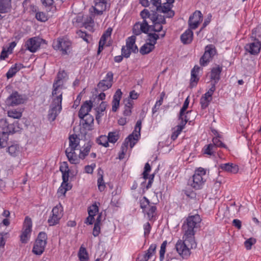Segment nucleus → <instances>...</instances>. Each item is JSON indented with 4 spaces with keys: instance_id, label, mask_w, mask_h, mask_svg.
<instances>
[{
    "instance_id": "13d9d810",
    "label": "nucleus",
    "mask_w": 261,
    "mask_h": 261,
    "mask_svg": "<svg viewBox=\"0 0 261 261\" xmlns=\"http://www.w3.org/2000/svg\"><path fill=\"white\" fill-rule=\"evenodd\" d=\"M77 34L87 43H89L91 40V37L89 34H87L86 32L80 31L77 32Z\"/></svg>"
},
{
    "instance_id": "a211bd4d",
    "label": "nucleus",
    "mask_w": 261,
    "mask_h": 261,
    "mask_svg": "<svg viewBox=\"0 0 261 261\" xmlns=\"http://www.w3.org/2000/svg\"><path fill=\"white\" fill-rule=\"evenodd\" d=\"M23 101L22 96L17 92H14L7 98L6 102L9 106H14L22 103Z\"/></svg>"
},
{
    "instance_id": "9d476101",
    "label": "nucleus",
    "mask_w": 261,
    "mask_h": 261,
    "mask_svg": "<svg viewBox=\"0 0 261 261\" xmlns=\"http://www.w3.org/2000/svg\"><path fill=\"white\" fill-rule=\"evenodd\" d=\"M94 6L90 9L96 15H101L103 12L109 10L110 8V0H94Z\"/></svg>"
},
{
    "instance_id": "c03bdc74",
    "label": "nucleus",
    "mask_w": 261,
    "mask_h": 261,
    "mask_svg": "<svg viewBox=\"0 0 261 261\" xmlns=\"http://www.w3.org/2000/svg\"><path fill=\"white\" fill-rule=\"evenodd\" d=\"M119 138V133L117 132H110L107 137L108 142L111 143H115Z\"/></svg>"
},
{
    "instance_id": "c85d7f7f",
    "label": "nucleus",
    "mask_w": 261,
    "mask_h": 261,
    "mask_svg": "<svg viewBox=\"0 0 261 261\" xmlns=\"http://www.w3.org/2000/svg\"><path fill=\"white\" fill-rule=\"evenodd\" d=\"M11 0H0V13H8L11 10Z\"/></svg>"
},
{
    "instance_id": "ea45409f",
    "label": "nucleus",
    "mask_w": 261,
    "mask_h": 261,
    "mask_svg": "<svg viewBox=\"0 0 261 261\" xmlns=\"http://www.w3.org/2000/svg\"><path fill=\"white\" fill-rule=\"evenodd\" d=\"M221 138V137L220 135H218V136H216L215 137H214L212 140V144L215 145V147L216 148L218 147L226 148V146L220 140Z\"/></svg>"
},
{
    "instance_id": "423d86ee",
    "label": "nucleus",
    "mask_w": 261,
    "mask_h": 261,
    "mask_svg": "<svg viewBox=\"0 0 261 261\" xmlns=\"http://www.w3.org/2000/svg\"><path fill=\"white\" fill-rule=\"evenodd\" d=\"M206 170L199 167L195 170L192 180H189L190 186L196 190L201 189L206 180Z\"/></svg>"
},
{
    "instance_id": "0eeeda50",
    "label": "nucleus",
    "mask_w": 261,
    "mask_h": 261,
    "mask_svg": "<svg viewBox=\"0 0 261 261\" xmlns=\"http://www.w3.org/2000/svg\"><path fill=\"white\" fill-rule=\"evenodd\" d=\"M52 45L54 49L60 51L62 55H66L70 52L71 42L66 38L59 37L53 41Z\"/></svg>"
},
{
    "instance_id": "1a4fd4ad",
    "label": "nucleus",
    "mask_w": 261,
    "mask_h": 261,
    "mask_svg": "<svg viewBox=\"0 0 261 261\" xmlns=\"http://www.w3.org/2000/svg\"><path fill=\"white\" fill-rule=\"evenodd\" d=\"M216 54V49L213 44H209L205 46V51L203 56L199 60L200 64L202 66H205L212 60L213 57Z\"/></svg>"
},
{
    "instance_id": "09e8293b",
    "label": "nucleus",
    "mask_w": 261,
    "mask_h": 261,
    "mask_svg": "<svg viewBox=\"0 0 261 261\" xmlns=\"http://www.w3.org/2000/svg\"><path fill=\"white\" fill-rule=\"evenodd\" d=\"M8 115L11 118L19 119L22 116V113L16 110H12L8 112Z\"/></svg>"
},
{
    "instance_id": "6e6d98bb",
    "label": "nucleus",
    "mask_w": 261,
    "mask_h": 261,
    "mask_svg": "<svg viewBox=\"0 0 261 261\" xmlns=\"http://www.w3.org/2000/svg\"><path fill=\"white\" fill-rule=\"evenodd\" d=\"M157 245L155 244H152L150 245L148 249L147 250L146 252L145 253L147 255H149L148 256L150 257V258L155 254V250L156 249Z\"/></svg>"
},
{
    "instance_id": "de8ad7c7",
    "label": "nucleus",
    "mask_w": 261,
    "mask_h": 261,
    "mask_svg": "<svg viewBox=\"0 0 261 261\" xmlns=\"http://www.w3.org/2000/svg\"><path fill=\"white\" fill-rule=\"evenodd\" d=\"M98 210L99 208L97 204L96 203H94L88 207V215L94 217L98 212Z\"/></svg>"
},
{
    "instance_id": "b1692460",
    "label": "nucleus",
    "mask_w": 261,
    "mask_h": 261,
    "mask_svg": "<svg viewBox=\"0 0 261 261\" xmlns=\"http://www.w3.org/2000/svg\"><path fill=\"white\" fill-rule=\"evenodd\" d=\"M219 168L222 170L231 173H237L239 171L238 166L232 163L222 164L219 166Z\"/></svg>"
},
{
    "instance_id": "cd10ccee",
    "label": "nucleus",
    "mask_w": 261,
    "mask_h": 261,
    "mask_svg": "<svg viewBox=\"0 0 261 261\" xmlns=\"http://www.w3.org/2000/svg\"><path fill=\"white\" fill-rule=\"evenodd\" d=\"M83 121V125L84 128L88 130H91L93 129L94 118L93 117L90 115L85 116V118L82 119Z\"/></svg>"
},
{
    "instance_id": "3c124183",
    "label": "nucleus",
    "mask_w": 261,
    "mask_h": 261,
    "mask_svg": "<svg viewBox=\"0 0 261 261\" xmlns=\"http://www.w3.org/2000/svg\"><path fill=\"white\" fill-rule=\"evenodd\" d=\"M36 18L40 21L45 22L48 19V17L45 13L43 12H38L36 13Z\"/></svg>"
},
{
    "instance_id": "338daca9",
    "label": "nucleus",
    "mask_w": 261,
    "mask_h": 261,
    "mask_svg": "<svg viewBox=\"0 0 261 261\" xmlns=\"http://www.w3.org/2000/svg\"><path fill=\"white\" fill-rule=\"evenodd\" d=\"M131 49L125 46H123L121 49V53L122 56L125 58H128L131 54Z\"/></svg>"
},
{
    "instance_id": "f704fd0d",
    "label": "nucleus",
    "mask_w": 261,
    "mask_h": 261,
    "mask_svg": "<svg viewBox=\"0 0 261 261\" xmlns=\"http://www.w3.org/2000/svg\"><path fill=\"white\" fill-rule=\"evenodd\" d=\"M78 257L80 261H88L89 259L88 254L86 249L82 246L80 248Z\"/></svg>"
},
{
    "instance_id": "49530a36",
    "label": "nucleus",
    "mask_w": 261,
    "mask_h": 261,
    "mask_svg": "<svg viewBox=\"0 0 261 261\" xmlns=\"http://www.w3.org/2000/svg\"><path fill=\"white\" fill-rule=\"evenodd\" d=\"M172 5L168 3H165L162 5L161 4V7L157 9L156 11L160 12L163 13H166L168 11L171 9Z\"/></svg>"
},
{
    "instance_id": "603ef678",
    "label": "nucleus",
    "mask_w": 261,
    "mask_h": 261,
    "mask_svg": "<svg viewBox=\"0 0 261 261\" xmlns=\"http://www.w3.org/2000/svg\"><path fill=\"white\" fill-rule=\"evenodd\" d=\"M61 218V216H56L52 214V216H50L48 219V223L50 226L55 225L58 223Z\"/></svg>"
},
{
    "instance_id": "864d4df0",
    "label": "nucleus",
    "mask_w": 261,
    "mask_h": 261,
    "mask_svg": "<svg viewBox=\"0 0 261 261\" xmlns=\"http://www.w3.org/2000/svg\"><path fill=\"white\" fill-rule=\"evenodd\" d=\"M148 34V40L149 42L151 44H153V45L156 44V40L159 38V35L155 33H147Z\"/></svg>"
},
{
    "instance_id": "f257e3e1",
    "label": "nucleus",
    "mask_w": 261,
    "mask_h": 261,
    "mask_svg": "<svg viewBox=\"0 0 261 261\" xmlns=\"http://www.w3.org/2000/svg\"><path fill=\"white\" fill-rule=\"evenodd\" d=\"M142 22H137L133 28V33L135 35H140L142 33L147 34L149 32L150 24L153 22V11L151 13L148 9H144L140 13Z\"/></svg>"
},
{
    "instance_id": "8fccbe9b",
    "label": "nucleus",
    "mask_w": 261,
    "mask_h": 261,
    "mask_svg": "<svg viewBox=\"0 0 261 261\" xmlns=\"http://www.w3.org/2000/svg\"><path fill=\"white\" fill-rule=\"evenodd\" d=\"M167 245V241L166 240L164 241L161 246V248L160 250V261H163L164 259V255L166 252V248Z\"/></svg>"
},
{
    "instance_id": "72a5a7b5",
    "label": "nucleus",
    "mask_w": 261,
    "mask_h": 261,
    "mask_svg": "<svg viewBox=\"0 0 261 261\" xmlns=\"http://www.w3.org/2000/svg\"><path fill=\"white\" fill-rule=\"evenodd\" d=\"M154 47L155 46L153 45V44L147 42L141 47L140 52L142 55L147 54L153 50Z\"/></svg>"
},
{
    "instance_id": "774afa93",
    "label": "nucleus",
    "mask_w": 261,
    "mask_h": 261,
    "mask_svg": "<svg viewBox=\"0 0 261 261\" xmlns=\"http://www.w3.org/2000/svg\"><path fill=\"white\" fill-rule=\"evenodd\" d=\"M147 205H148V207L150 205V202L146 197H144L140 201V206L143 209L146 208Z\"/></svg>"
},
{
    "instance_id": "79ce46f5",
    "label": "nucleus",
    "mask_w": 261,
    "mask_h": 261,
    "mask_svg": "<svg viewBox=\"0 0 261 261\" xmlns=\"http://www.w3.org/2000/svg\"><path fill=\"white\" fill-rule=\"evenodd\" d=\"M8 140V134L4 133L0 129V148L7 146Z\"/></svg>"
},
{
    "instance_id": "2eb2a0df",
    "label": "nucleus",
    "mask_w": 261,
    "mask_h": 261,
    "mask_svg": "<svg viewBox=\"0 0 261 261\" xmlns=\"http://www.w3.org/2000/svg\"><path fill=\"white\" fill-rule=\"evenodd\" d=\"M261 48V42L258 39L254 38L253 42L248 43L245 46L246 51L251 55H256L259 54Z\"/></svg>"
},
{
    "instance_id": "7ed1b4c3",
    "label": "nucleus",
    "mask_w": 261,
    "mask_h": 261,
    "mask_svg": "<svg viewBox=\"0 0 261 261\" xmlns=\"http://www.w3.org/2000/svg\"><path fill=\"white\" fill-rule=\"evenodd\" d=\"M142 121L138 120L136 124L135 129L132 134H130L122 143L121 150L119 153L118 158L121 160L124 158L125 155L127 151L128 146L132 148L137 143L140 136Z\"/></svg>"
},
{
    "instance_id": "f3484780",
    "label": "nucleus",
    "mask_w": 261,
    "mask_h": 261,
    "mask_svg": "<svg viewBox=\"0 0 261 261\" xmlns=\"http://www.w3.org/2000/svg\"><path fill=\"white\" fill-rule=\"evenodd\" d=\"M202 15L200 11H196L190 16L188 23L191 29H196L202 21Z\"/></svg>"
},
{
    "instance_id": "6e6552de",
    "label": "nucleus",
    "mask_w": 261,
    "mask_h": 261,
    "mask_svg": "<svg viewBox=\"0 0 261 261\" xmlns=\"http://www.w3.org/2000/svg\"><path fill=\"white\" fill-rule=\"evenodd\" d=\"M47 234L44 232H40L38 237L33 248V252L36 255H41L44 251L45 247L47 243Z\"/></svg>"
},
{
    "instance_id": "20e7f679",
    "label": "nucleus",
    "mask_w": 261,
    "mask_h": 261,
    "mask_svg": "<svg viewBox=\"0 0 261 261\" xmlns=\"http://www.w3.org/2000/svg\"><path fill=\"white\" fill-rule=\"evenodd\" d=\"M183 240H179L175 245V249L178 254L185 259L188 258L191 254V249L196 247L195 240H191L183 236Z\"/></svg>"
},
{
    "instance_id": "a878e982",
    "label": "nucleus",
    "mask_w": 261,
    "mask_h": 261,
    "mask_svg": "<svg viewBox=\"0 0 261 261\" xmlns=\"http://www.w3.org/2000/svg\"><path fill=\"white\" fill-rule=\"evenodd\" d=\"M136 36L135 34L128 37L126 40V47L130 49L131 51L134 53H136L138 51L137 46L135 44Z\"/></svg>"
},
{
    "instance_id": "dca6fc26",
    "label": "nucleus",
    "mask_w": 261,
    "mask_h": 261,
    "mask_svg": "<svg viewBox=\"0 0 261 261\" xmlns=\"http://www.w3.org/2000/svg\"><path fill=\"white\" fill-rule=\"evenodd\" d=\"M40 39L37 37H33L28 39L25 43V48L31 53H35L40 46Z\"/></svg>"
},
{
    "instance_id": "4be33fe9",
    "label": "nucleus",
    "mask_w": 261,
    "mask_h": 261,
    "mask_svg": "<svg viewBox=\"0 0 261 261\" xmlns=\"http://www.w3.org/2000/svg\"><path fill=\"white\" fill-rule=\"evenodd\" d=\"M200 70V67L198 65H195L191 70V76L190 79V86L192 88L196 86L197 82L199 81V77L198 73Z\"/></svg>"
},
{
    "instance_id": "aec40b11",
    "label": "nucleus",
    "mask_w": 261,
    "mask_h": 261,
    "mask_svg": "<svg viewBox=\"0 0 261 261\" xmlns=\"http://www.w3.org/2000/svg\"><path fill=\"white\" fill-rule=\"evenodd\" d=\"M90 15L84 19L83 25L87 30L90 31H93V27L94 25V17L96 15L91 9H89Z\"/></svg>"
},
{
    "instance_id": "2f4dec72",
    "label": "nucleus",
    "mask_w": 261,
    "mask_h": 261,
    "mask_svg": "<svg viewBox=\"0 0 261 261\" xmlns=\"http://www.w3.org/2000/svg\"><path fill=\"white\" fill-rule=\"evenodd\" d=\"M91 148V145L89 142L85 144L83 147V149L80 150L79 158L84 160L89 153Z\"/></svg>"
},
{
    "instance_id": "c9c22d12",
    "label": "nucleus",
    "mask_w": 261,
    "mask_h": 261,
    "mask_svg": "<svg viewBox=\"0 0 261 261\" xmlns=\"http://www.w3.org/2000/svg\"><path fill=\"white\" fill-rule=\"evenodd\" d=\"M212 100V97H208L204 94L202 95L200 100V103L202 109H206L209 105L210 102Z\"/></svg>"
},
{
    "instance_id": "9b49d317",
    "label": "nucleus",
    "mask_w": 261,
    "mask_h": 261,
    "mask_svg": "<svg viewBox=\"0 0 261 261\" xmlns=\"http://www.w3.org/2000/svg\"><path fill=\"white\" fill-rule=\"evenodd\" d=\"M113 82V73L109 71L106 74L105 79L100 81L97 84V87L102 91H105L110 88Z\"/></svg>"
},
{
    "instance_id": "473e14b6",
    "label": "nucleus",
    "mask_w": 261,
    "mask_h": 261,
    "mask_svg": "<svg viewBox=\"0 0 261 261\" xmlns=\"http://www.w3.org/2000/svg\"><path fill=\"white\" fill-rule=\"evenodd\" d=\"M134 101L130 99L126 100L124 106V110L123 114L124 116H128L132 114V109L133 107Z\"/></svg>"
},
{
    "instance_id": "052dcab7",
    "label": "nucleus",
    "mask_w": 261,
    "mask_h": 261,
    "mask_svg": "<svg viewBox=\"0 0 261 261\" xmlns=\"http://www.w3.org/2000/svg\"><path fill=\"white\" fill-rule=\"evenodd\" d=\"M98 188L100 191L102 192L105 190L106 186L103 181V176L101 175L97 180Z\"/></svg>"
},
{
    "instance_id": "f8f14e48",
    "label": "nucleus",
    "mask_w": 261,
    "mask_h": 261,
    "mask_svg": "<svg viewBox=\"0 0 261 261\" xmlns=\"http://www.w3.org/2000/svg\"><path fill=\"white\" fill-rule=\"evenodd\" d=\"M13 127V123L12 124H9L6 119L0 120V129L4 133H5V134H8V136L9 134L18 132L21 129V126H17L15 129Z\"/></svg>"
},
{
    "instance_id": "a18cd8bd",
    "label": "nucleus",
    "mask_w": 261,
    "mask_h": 261,
    "mask_svg": "<svg viewBox=\"0 0 261 261\" xmlns=\"http://www.w3.org/2000/svg\"><path fill=\"white\" fill-rule=\"evenodd\" d=\"M163 24L161 23H158L156 22H152L149 28V31H153L155 32H159L163 29Z\"/></svg>"
},
{
    "instance_id": "0e129e2a",
    "label": "nucleus",
    "mask_w": 261,
    "mask_h": 261,
    "mask_svg": "<svg viewBox=\"0 0 261 261\" xmlns=\"http://www.w3.org/2000/svg\"><path fill=\"white\" fill-rule=\"evenodd\" d=\"M151 170V167L148 163H147L145 165L144 170L142 173L143 178L146 180L148 178V173Z\"/></svg>"
},
{
    "instance_id": "680f3d73",
    "label": "nucleus",
    "mask_w": 261,
    "mask_h": 261,
    "mask_svg": "<svg viewBox=\"0 0 261 261\" xmlns=\"http://www.w3.org/2000/svg\"><path fill=\"white\" fill-rule=\"evenodd\" d=\"M97 141L98 144H101L105 147H108L109 146L108 138L106 136H100L97 140Z\"/></svg>"
},
{
    "instance_id": "c756f323",
    "label": "nucleus",
    "mask_w": 261,
    "mask_h": 261,
    "mask_svg": "<svg viewBox=\"0 0 261 261\" xmlns=\"http://www.w3.org/2000/svg\"><path fill=\"white\" fill-rule=\"evenodd\" d=\"M69 146L66 149L75 150L80 143L79 139L77 138V135H70L69 137Z\"/></svg>"
},
{
    "instance_id": "ddd939ff",
    "label": "nucleus",
    "mask_w": 261,
    "mask_h": 261,
    "mask_svg": "<svg viewBox=\"0 0 261 261\" xmlns=\"http://www.w3.org/2000/svg\"><path fill=\"white\" fill-rule=\"evenodd\" d=\"M66 73L64 71H59L57 76V79L55 81L53 84V90L52 91L53 96L56 95H59L58 91H61L62 86L63 82L62 80L65 77Z\"/></svg>"
},
{
    "instance_id": "6ab92c4d",
    "label": "nucleus",
    "mask_w": 261,
    "mask_h": 261,
    "mask_svg": "<svg viewBox=\"0 0 261 261\" xmlns=\"http://www.w3.org/2000/svg\"><path fill=\"white\" fill-rule=\"evenodd\" d=\"M93 107V102L91 100L86 101L81 107L79 112V117L80 119L85 118V116L89 114V112L91 111Z\"/></svg>"
},
{
    "instance_id": "5701e85b",
    "label": "nucleus",
    "mask_w": 261,
    "mask_h": 261,
    "mask_svg": "<svg viewBox=\"0 0 261 261\" xmlns=\"http://www.w3.org/2000/svg\"><path fill=\"white\" fill-rule=\"evenodd\" d=\"M65 154L69 162L72 164H77L80 162L79 156H77L75 152V150L70 149H66Z\"/></svg>"
},
{
    "instance_id": "e433bc0d",
    "label": "nucleus",
    "mask_w": 261,
    "mask_h": 261,
    "mask_svg": "<svg viewBox=\"0 0 261 261\" xmlns=\"http://www.w3.org/2000/svg\"><path fill=\"white\" fill-rule=\"evenodd\" d=\"M71 187L68 184L62 183L58 190V194L59 196H64L66 192L71 189Z\"/></svg>"
},
{
    "instance_id": "4c0bfd02",
    "label": "nucleus",
    "mask_w": 261,
    "mask_h": 261,
    "mask_svg": "<svg viewBox=\"0 0 261 261\" xmlns=\"http://www.w3.org/2000/svg\"><path fill=\"white\" fill-rule=\"evenodd\" d=\"M44 6H51L55 5H61L65 0H40Z\"/></svg>"
},
{
    "instance_id": "e2e57ef3",
    "label": "nucleus",
    "mask_w": 261,
    "mask_h": 261,
    "mask_svg": "<svg viewBox=\"0 0 261 261\" xmlns=\"http://www.w3.org/2000/svg\"><path fill=\"white\" fill-rule=\"evenodd\" d=\"M143 229H144V236L145 238L148 237L149 236L151 229V226L149 222H147L143 225Z\"/></svg>"
},
{
    "instance_id": "393cba45",
    "label": "nucleus",
    "mask_w": 261,
    "mask_h": 261,
    "mask_svg": "<svg viewBox=\"0 0 261 261\" xmlns=\"http://www.w3.org/2000/svg\"><path fill=\"white\" fill-rule=\"evenodd\" d=\"M122 93L120 89H118L116 90L115 94L113 96V99L112 101V111H117L119 106L120 100L121 98Z\"/></svg>"
},
{
    "instance_id": "4d7b16f0",
    "label": "nucleus",
    "mask_w": 261,
    "mask_h": 261,
    "mask_svg": "<svg viewBox=\"0 0 261 261\" xmlns=\"http://www.w3.org/2000/svg\"><path fill=\"white\" fill-rule=\"evenodd\" d=\"M256 243V239L253 238H250L247 239L244 242V246L247 250H250L252 248V246Z\"/></svg>"
},
{
    "instance_id": "bb28decb",
    "label": "nucleus",
    "mask_w": 261,
    "mask_h": 261,
    "mask_svg": "<svg viewBox=\"0 0 261 261\" xmlns=\"http://www.w3.org/2000/svg\"><path fill=\"white\" fill-rule=\"evenodd\" d=\"M193 37V33L190 29L187 30L180 36V40L181 42L185 44L190 43Z\"/></svg>"
},
{
    "instance_id": "f03ea898",
    "label": "nucleus",
    "mask_w": 261,
    "mask_h": 261,
    "mask_svg": "<svg viewBox=\"0 0 261 261\" xmlns=\"http://www.w3.org/2000/svg\"><path fill=\"white\" fill-rule=\"evenodd\" d=\"M201 219L198 214L189 216L182 226L184 236L191 240H195V234L200 227Z\"/></svg>"
},
{
    "instance_id": "7c9ffc66",
    "label": "nucleus",
    "mask_w": 261,
    "mask_h": 261,
    "mask_svg": "<svg viewBox=\"0 0 261 261\" xmlns=\"http://www.w3.org/2000/svg\"><path fill=\"white\" fill-rule=\"evenodd\" d=\"M146 214L149 221H154L156 216V207L154 205H149L146 211Z\"/></svg>"
},
{
    "instance_id": "412c9836",
    "label": "nucleus",
    "mask_w": 261,
    "mask_h": 261,
    "mask_svg": "<svg viewBox=\"0 0 261 261\" xmlns=\"http://www.w3.org/2000/svg\"><path fill=\"white\" fill-rule=\"evenodd\" d=\"M222 71V67L217 65L213 67L211 71V79L213 81L212 83H218L220 79V74Z\"/></svg>"
},
{
    "instance_id": "58836bf2",
    "label": "nucleus",
    "mask_w": 261,
    "mask_h": 261,
    "mask_svg": "<svg viewBox=\"0 0 261 261\" xmlns=\"http://www.w3.org/2000/svg\"><path fill=\"white\" fill-rule=\"evenodd\" d=\"M216 149L215 145L211 143L204 147L203 148V152L204 154L212 155L215 152Z\"/></svg>"
},
{
    "instance_id": "bf43d9fd",
    "label": "nucleus",
    "mask_w": 261,
    "mask_h": 261,
    "mask_svg": "<svg viewBox=\"0 0 261 261\" xmlns=\"http://www.w3.org/2000/svg\"><path fill=\"white\" fill-rule=\"evenodd\" d=\"M178 119L180 120V122L179 124L177 125L175 127L179 129V130L182 131V130L185 128V126L186 123L188 122V120H184V115H182L180 117V114H179L178 116Z\"/></svg>"
},
{
    "instance_id": "a19ab883",
    "label": "nucleus",
    "mask_w": 261,
    "mask_h": 261,
    "mask_svg": "<svg viewBox=\"0 0 261 261\" xmlns=\"http://www.w3.org/2000/svg\"><path fill=\"white\" fill-rule=\"evenodd\" d=\"M153 22H156L158 23H161L164 24L166 23L164 16L158 14L155 11H153Z\"/></svg>"
},
{
    "instance_id": "4468645a",
    "label": "nucleus",
    "mask_w": 261,
    "mask_h": 261,
    "mask_svg": "<svg viewBox=\"0 0 261 261\" xmlns=\"http://www.w3.org/2000/svg\"><path fill=\"white\" fill-rule=\"evenodd\" d=\"M24 224V229L20 236V241L22 243H26L29 240V236L31 232L32 226L31 219L26 217Z\"/></svg>"
},
{
    "instance_id": "5fc2aeb1",
    "label": "nucleus",
    "mask_w": 261,
    "mask_h": 261,
    "mask_svg": "<svg viewBox=\"0 0 261 261\" xmlns=\"http://www.w3.org/2000/svg\"><path fill=\"white\" fill-rule=\"evenodd\" d=\"M112 29L110 28H109L107 31L103 34L101 36L99 42H102L103 43H106L107 38L109 37H110L112 33Z\"/></svg>"
},
{
    "instance_id": "69168bd1",
    "label": "nucleus",
    "mask_w": 261,
    "mask_h": 261,
    "mask_svg": "<svg viewBox=\"0 0 261 261\" xmlns=\"http://www.w3.org/2000/svg\"><path fill=\"white\" fill-rule=\"evenodd\" d=\"M189 105V97H188L184 101V105L180 110L179 114H180V117L185 114V112L186 111Z\"/></svg>"
},
{
    "instance_id": "37998d69",
    "label": "nucleus",
    "mask_w": 261,
    "mask_h": 261,
    "mask_svg": "<svg viewBox=\"0 0 261 261\" xmlns=\"http://www.w3.org/2000/svg\"><path fill=\"white\" fill-rule=\"evenodd\" d=\"M7 151L12 156H16L19 152V146L17 144H13L8 147Z\"/></svg>"
},
{
    "instance_id": "39448f33",
    "label": "nucleus",
    "mask_w": 261,
    "mask_h": 261,
    "mask_svg": "<svg viewBox=\"0 0 261 261\" xmlns=\"http://www.w3.org/2000/svg\"><path fill=\"white\" fill-rule=\"evenodd\" d=\"M59 95L53 96V101L48 111L47 118L50 121H54L62 110L63 92L58 91Z\"/></svg>"
}]
</instances>
